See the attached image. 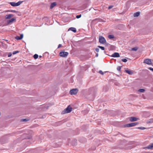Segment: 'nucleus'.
Masks as SVG:
<instances>
[{
  "label": "nucleus",
  "instance_id": "1",
  "mask_svg": "<svg viewBox=\"0 0 153 153\" xmlns=\"http://www.w3.org/2000/svg\"><path fill=\"white\" fill-rule=\"evenodd\" d=\"M72 109V108L70 106V105H69L68 106L67 108L65 109L64 110L62 111V114H65L70 113Z\"/></svg>",
  "mask_w": 153,
  "mask_h": 153
},
{
  "label": "nucleus",
  "instance_id": "2",
  "mask_svg": "<svg viewBox=\"0 0 153 153\" xmlns=\"http://www.w3.org/2000/svg\"><path fill=\"white\" fill-rule=\"evenodd\" d=\"M99 42L101 44H104L106 42L105 38L102 36H99Z\"/></svg>",
  "mask_w": 153,
  "mask_h": 153
},
{
  "label": "nucleus",
  "instance_id": "3",
  "mask_svg": "<svg viewBox=\"0 0 153 153\" xmlns=\"http://www.w3.org/2000/svg\"><path fill=\"white\" fill-rule=\"evenodd\" d=\"M78 90L77 88L73 89L70 91V93L71 95H75L77 93Z\"/></svg>",
  "mask_w": 153,
  "mask_h": 153
},
{
  "label": "nucleus",
  "instance_id": "4",
  "mask_svg": "<svg viewBox=\"0 0 153 153\" xmlns=\"http://www.w3.org/2000/svg\"><path fill=\"white\" fill-rule=\"evenodd\" d=\"M138 124V123H133L129 124H126L124 126L125 127H130L134 126Z\"/></svg>",
  "mask_w": 153,
  "mask_h": 153
},
{
  "label": "nucleus",
  "instance_id": "5",
  "mask_svg": "<svg viewBox=\"0 0 153 153\" xmlns=\"http://www.w3.org/2000/svg\"><path fill=\"white\" fill-rule=\"evenodd\" d=\"M68 52L65 51L60 52L59 53V56L62 57H66L68 55Z\"/></svg>",
  "mask_w": 153,
  "mask_h": 153
},
{
  "label": "nucleus",
  "instance_id": "6",
  "mask_svg": "<svg viewBox=\"0 0 153 153\" xmlns=\"http://www.w3.org/2000/svg\"><path fill=\"white\" fill-rule=\"evenodd\" d=\"M22 1H19L18 2L16 3L15 2H11L10 3V4L13 6H16L19 5L22 3Z\"/></svg>",
  "mask_w": 153,
  "mask_h": 153
},
{
  "label": "nucleus",
  "instance_id": "7",
  "mask_svg": "<svg viewBox=\"0 0 153 153\" xmlns=\"http://www.w3.org/2000/svg\"><path fill=\"white\" fill-rule=\"evenodd\" d=\"M144 63L148 65H151L152 64L151 60L149 59H145L143 62Z\"/></svg>",
  "mask_w": 153,
  "mask_h": 153
},
{
  "label": "nucleus",
  "instance_id": "8",
  "mask_svg": "<svg viewBox=\"0 0 153 153\" xmlns=\"http://www.w3.org/2000/svg\"><path fill=\"white\" fill-rule=\"evenodd\" d=\"M129 120L130 121L133 122L138 120H139V118H136L135 117H129Z\"/></svg>",
  "mask_w": 153,
  "mask_h": 153
},
{
  "label": "nucleus",
  "instance_id": "9",
  "mask_svg": "<svg viewBox=\"0 0 153 153\" xmlns=\"http://www.w3.org/2000/svg\"><path fill=\"white\" fill-rule=\"evenodd\" d=\"M111 56L114 57H120V54L119 53L115 52L112 54Z\"/></svg>",
  "mask_w": 153,
  "mask_h": 153
},
{
  "label": "nucleus",
  "instance_id": "10",
  "mask_svg": "<svg viewBox=\"0 0 153 153\" xmlns=\"http://www.w3.org/2000/svg\"><path fill=\"white\" fill-rule=\"evenodd\" d=\"M125 71L126 73L130 75H131L133 74V72L130 70H126Z\"/></svg>",
  "mask_w": 153,
  "mask_h": 153
},
{
  "label": "nucleus",
  "instance_id": "11",
  "mask_svg": "<svg viewBox=\"0 0 153 153\" xmlns=\"http://www.w3.org/2000/svg\"><path fill=\"white\" fill-rule=\"evenodd\" d=\"M13 15L12 14L7 15L5 16V18L6 19H10L11 17L13 16Z\"/></svg>",
  "mask_w": 153,
  "mask_h": 153
},
{
  "label": "nucleus",
  "instance_id": "12",
  "mask_svg": "<svg viewBox=\"0 0 153 153\" xmlns=\"http://www.w3.org/2000/svg\"><path fill=\"white\" fill-rule=\"evenodd\" d=\"M23 36V34H21L20 36H17L15 37V39L17 40H20L22 39Z\"/></svg>",
  "mask_w": 153,
  "mask_h": 153
},
{
  "label": "nucleus",
  "instance_id": "13",
  "mask_svg": "<svg viewBox=\"0 0 153 153\" xmlns=\"http://www.w3.org/2000/svg\"><path fill=\"white\" fill-rule=\"evenodd\" d=\"M56 4L57 3L56 2H54L52 3L51 5L50 8L51 9L53 8L54 7L56 6Z\"/></svg>",
  "mask_w": 153,
  "mask_h": 153
},
{
  "label": "nucleus",
  "instance_id": "14",
  "mask_svg": "<svg viewBox=\"0 0 153 153\" xmlns=\"http://www.w3.org/2000/svg\"><path fill=\"white\" fill-rule=\"evenodd\" d=\"M146 148L148 149H153V143L151 144L150 145L148 146L147 147H146Z\"/></svg>",
  "mask_w": 153,
  "mask_h": 153
},
{
  "label": "nucleus",
  "instance_id": "15",
  "mask_svg": "<svg viewBox=\"0 0 153 153\" xmlns=\"http://www.w3.org/2000/svg\"><path fill=\"white\" fill-rule=\"evenodd\" d=\"M70 30L74 32H76V29L74 27H70L68 29V30Z\"/></svg>",
  "mask_w": 153,
  "mask_h": 153
},
{
  "label": "nucleus",
  "instance_id": "16",
  "mask_svg": "<svg viewBox=\"0 0 153 153\" xmlns=\"http://www.w3.org/2000/svg\"><path fill=\"white\" fill-rule=\"evenodd\" d=\"M140 15V12H137L136 13H135L134 14V17H138V16Z\"/></svg>",
  "mask_w": 153,
  "mask_h": 153
},
{
  "label": "nucleus",
  "instance_id": "17",
  "mask_svg": "<svg viewBox=\"0 0 153 153\" xmlns=\"http://www.w3.org/2000/svg\"><path fill=\"white\" fill-rule=\"evenodd\" d=\"M15 20V19L14 18H12L10 20L8 21L7 22L9 24L11 22H13Z\"/></svg>",
  "mask_w": 153,
  "mask_h": 153
},
{
  "label": "nucleus",
  "instance_id": "18",
  "mask_svg": "<svg viewBox=\"0 0 153 153\" xmlns=\"http://www.w3.org/2000/svg\"><path fill=\"white\" fill-rule=\"evenodd\" d=\"M145 91V90L144 89H143V88L140 89L138 90V91L139 92H143Z\"/></svg>",
  "mask_w": 153,
  "mask_h": 153
},
{
  "label": "nucleus",
  "instance_id": "19",
  "mask_svg": "<svg viewBox=\"0 0 153 153\" xmlns=\"http://www.w3.org/2000/svg\"><path fill=\"white\" fill-rule=\"evenodd\" d=\"M108 38L109 39H111L114 38V36L112 35H109L108 36Z\"/></svg>",
  "mask_w": 153,
  "mask_h": 153
},
{
  "label": "nucleus",
  "instance_id": "20",
  "mask_svg": "<svg viewBox=\"0 0 153 153\" xmlns=\"http://www.w3.org/2000/svg\"><path fill=\"white\" fill-rule=\"evenodd\" d=\"M29 120L28 119H23L21 120V122H27Z\"/></svg>",
  "mask_w": 153,
  "mask_h": 153
},
{
  "label": "nucleus",
  "instance_id": "21",
  "mask_svg": "<svg viewBox=\"0 0 153 153\" xmlns=\"http://www.w3.org/2000/svg\"><path fill=\"white\" fill-rule=\"evenodd\" d=\"M138 48L137 47H135L131 49V50L133 51H136Z\"/></svg>",
  "mask_w": 153,
  "mask_h": 153
},
{
  "label": "nucleus",
  "instance_id": "22",
  "mask_svg": "<svg viewBox=\"0 0 153 153\" xmlns=\"http://www.w3.org/2000/svg\"><path fill=\"white\" fill-rule=\"evenodd\" d=\"M33 57L35 59H37L38 58V55H37V54H35V55H33Z\"/></svg>",
  "mask_w": 153,
  "mask_h": 153
},
{
  "label": "nucleus",
  "instance_id": "23",
  "mask_svg": "<svg viewBox=\"0 0 153 153\" xmlns=\"http://www.w3.org/2000/svg\"><path fill=\"white\" fill-rule=\"evenodd\" d=\"M98 47L100 48L102 50H104L105 49V48L104 47H102L100 46H98Z\"/></svg>",
  "mask_w": 153,
  "mask_h": 153
},
{
  "label": "nucleus",
  "instance_id": "24",
  "mask_svg": "<svg viewBox=\"0 0 153 153\" xmlns=\"http://www.w3.org/2000/svg\"><path fill=\"white\" fill-rule=\"evenodd\" d=\"M138 129H142V130H143L146 129V128L145 127H139L137 128Z\"/></svg>",
  "mask_w": 153,
  "mask_h": 153
},
{
  "label": "nucleus",
  "instance_id": "25",
  "mask_svg": "<svg viewBox=\"0 0 153 153\" xmlns=\"http://www.w3.org/2000/svg\"><path fill=\"white\" fill-rule=\"evenodd\" d=\"M19 51H14L13 52V55L15 54L19 53Z\"/></svg>",
  "mask_w": 153,
  "mask_h": 153
},
{
  "label": "nucleus",
  "instance_id": "26",
  "mask_svg": "<svg viewBox=\"0 0 153 153\" xmlns=\"http://www.w3.org/2000/svg\"><path fill=\"white\" fill-rule=\"evenodd\" d=\"M122 61L125 62H126L127 61V60L126 59H122Z\"/></svg>",
  "mask_w": 153,
  "mask_h": 153
},
{
  "label": "nucleus",
  "instance_id": "27",
  "mask_svg": "<svg viewBox=\"0 0 153 153\" xmlns=\"http://www.w3.org/2000/svg\"><path fill=\"white\" fill-rule=\"evenodd\" d=\"M8 11L9 12H13V13H16V12H18L16 10H9Z\"/></svg>",
  "mask_w": 153,
  "mask_h": 153
},
{
  "label": "nucleus",
  "instance_id": "28",
  "mask_svg": "<svg viewBox=\"0 0 153 153\" xmlns=\"http://www.w3.org/2000/svg\"><path fill=\"white\" fill-rule=\"evenodd\" d=\"M81 16V14H80V15H77L76 16V18H77V19H79L80 18Z\"/></svg>",
  "mask_w": 153,
  "mask_h": 153
},
{
  "label": "nucleus",
  "instance_id": "29",
  "mask_svg": "<svg viewBox=\"0 0 153 153\" xmlns=\"http://www.w3.org/2000/svg\"><path fill=\"white\" fill-rule=\"evenodd\" d=\"M121 68V67L120 66H118L117 68V70H118V71H120Z\"/></svg>",
  "mask_w": 153,
  "mask_h": 153
},
{
  "label": "nucleus",
  "instance_id": "30",
  "mask_svg": "<svg viewBox=\"0 0 153 153\" xmlns=\"http://www.w3.org/2000/svg\"><path fill=\"white\" fill-rule=\"evenodd\" d=\"M12 55V53L11 52L9 53L8 54V56L10 57Z\"/></svg>",
  "mask_w": 153,
  "mask_h": 153
},
{
  "label": "nucleus",
  "instance_id": "31",
  "mask_svg": "<svg viewBox=\"0 0 153 153\" xmlns=\"http://www.w3.org/2000/svg\"><path fill=\"white\" fill-rule=\"evenodd\" d=\"M99 73L102 75H103L104 74L103 72L101 70H100L99 71Z\"/></svg>",
  "mask_w": 153,
  "mask_h": 153
},
{
  "label": "nucleus",
  "instance_id": "32",
  "mask_svg": "<svg viewBox=\"0 0 153 153\" xmlns=\"http://www.w3.org/2000/svg\"><path fill=\"white\" fill-rule=\"evenodd\" d=\"M113 7V5L110 6L108 7V9H111Z\"/></svg>",
  "mask_w": 153,
  "mask_h": 153
},
{
  "label": "nucleus",
  "instance_id": "33",
  "mask_svg": "<svg viewBox=\"0 0 153 153\" xmlns=\"http://www.w3.org/2000/svg\"><path fill=\"white\" fill-rule=\"evenodd\" d=\"M99 49L98 48H96L95 49V51L96 52H98L99 51Z\"/></svg>",
  "mask_w": 153,
  "mask_h": 153
},
{
  "label": "nucleus",
  "instance_id": "34",
  "mask_svg": "<svg viewBox=\"0 0 153 153\" xmlns=\"http://www.w3.org/2000/svg\"><path fill=\"white\" fill-rule=\"evenodd\" d=\"M150 121H149V123H153V119H151L150 120Z\"/></svg>",
  "mask_w": 153,
  "mask_h": 153
},
{
  "label": "nucleus",
  "instance_id": "35",
  "mask_svg": "<svg viewBox=\"0 0 153 153\" xmlns=\"http://www.w3.org/2000/svg\"><path fill=\"white\" fill-rule=\"evenodd\" d=\"M62 46V45L61 44H59L58 46V48H60Z\"/></svg>",
  "mask_w": 153,
  "mask_h": 153
},
{
  "label": "nucleus",
  "instance_id": "36",
  "mask_svg": "<svg viewBox=\"0 0 153 153\" xmlns=\"http://www.w3.org/2000/svg\"><path fill=\"white\" fill-rule=\"evenodd\" d=\"M149 69L150 70L152 71L153 72V68H149Z\"/></svg>",
  "mask_w": 153,
  "mask_h": 153
},
{
  "label": "nucleus",
  "instance_id": "37",
  "mask_svg": "<svg viewBox=\"0 0 153 153\" xmlns=\"http://www.w3.org/2000/svg\"><path fill=\"white\" fill-rule=\"evenodd\" d=\"M98 53H97L96 55V56H97V57L98 56Z\"/></svg>",
  "mask_w": 153,
  "mask_h": 153
},
{
  "label": "nucleus",
  "instance_id": "38",
  "mask_svg": "<svg viewBox=\"0 0 153 153\" xmlns=\"http://www.w3.org/2000/svg\"><path fill=\"white\" fill-rule=\"evenodd\" d=\"M91 90H94V88H91Z\"/></svg>",
  "mask_w": 153,
  "mask_h": 153
},
{
  "label": "nucleus",
  "instance_id": "39",
  "mask_svg": "<svg viewBox=\"0 0 153 153\" xmlns=\"http://www.w3.org/2000/svg\"><path fill=\"white\" fill-rule=\"evenodd\" d=\"M6 41H7L8 40H6V39H5L4 40Z\"/></svg>",
  "mask_w": 153,
  "mask_h": 153
},
{
  "label": "nucleus",
  "instance_id": "40",
  "mask_svg": "<svg viewBox=\"0 0 153 153\" xmlns=\"http://www.w3.org/2000/svg\"><path fill=\"white\" fill-rule=\"evenodd\" d=\"M76 141H77L76 140H75L74 141L75 142V143H76Z\"/></svg>",
  "mask_w": 153,
  "mask_h": 153
},
{
  "label": "nucleus",
  "instance_id": "41",
  "mask_svg": "<svg viewBox=\"0 0 153 153\" xmlns=\"http://www.w3.org/2000/svg\"><path fill=\"white\" fill-rule=\"evenodd\" d=\"M41 57H42V56H39V57H40V58H41Z\"/></svg>",
  "mask_w": 153,
  "mask_h": 153
}]
</instances>
